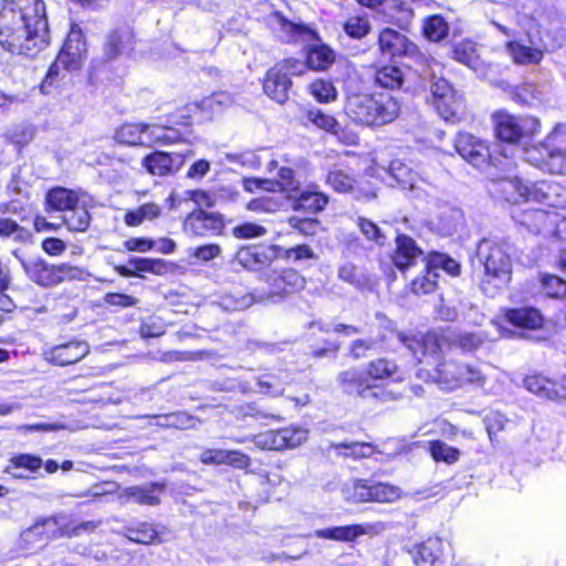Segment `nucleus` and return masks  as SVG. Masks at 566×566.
Returning a JSON list of instances; mask_svg holds the SVG:
<instances>
[{
    "label": "nucleus",
    "mask_w": 566,
    "mask_h": 566,
    "mask_svg": "<svg viewBox=\"0 0 566 566\" xmlns=\"http://www.w3.org/2000/svg\"><path fill=\"white\" fill-rule=\"evenodd\" d=\"M389 175L397 185L403 189H409L411 191H417L419 189V177L417 172L400 160H392L390 163Z\"/></svg>",
    "instance_id": "41"
},
{
    "label": "nucleus",
    "mask_w": 566,
    "mask_h": 566,
    "mask_svg": "<svg viewBox=\"0 0 566 566\" xmlns=\"http://www.w3.org/2000/svg\"><path fill=\"white\" fill-rule=\"evenodd\" d=\"M21 265L29 279L41 286H54L66 277L73 276L75 269L65 264L52 265L42 259L21 260Z\"/></svg>",
    "instance_id": "7"
},
{
    "label": "nucleus",
    "mask_w": 566,
    "mask_h": 566,
    "mask_svg": "<svg viewBox=\"0 0 566 566\" xmlns=\"http://www.w3.org/2000/svg\"><path fill=\"white\" fill-rule=\"evenodd\" d=\"M56 526V517H46L36 521L20 534L21 547L24 549H31L45 545L51 538L50 533H53Z\"/></svg>",
    "instance_id": "24"
},
{
    "label": "nucleus",
    "mask_w": 566,
    "mask_h": 566,
    "mask_svg": "<svg viewBox=\"0 0 566 566\" xmlns=\"http://www.w3.org/2000/svg\"><path fill=\"white\" fill-rule=\"evenodd\" d=\"M386 8L392 11L390 14L392 23L397 24L401 29H407L410 25L415 15L413 10L410 7L402 2L391 0L386 4Z\"/></svg>",
    "instance_id": "51"
},
{
    "label": "nucleus",
    "mask_w": 566,
    "mask_h": 566,
    "mask_svg": "<svg viewBox=\"0 0 566 566\" xmlns=\"http://www.w3.org/2000/svg\"><path fill=\"white\" fill-rule=\"evenodd\" d=\"M281 250L282 248L279 245L243 247L235 253L233 262L249 271L266 272L272 269V263L279 259Z\"/></svg>",
    "instance_id": "9"
},
{
    "label": "nucleus",
    "mask_w": 566,
    "mask_h": 566,
    "mask_svg": "<svg viewBox=\"0 0 566 566\" xmlns=\"http://www.w3.org/2000/svg\"><path fill=\"white\" fill-rule=\"evenodd\" d=\"M530 201L538 202L547 207L566 208V187L553 181L532 182Z\"/></svg>",
    "instance_id": "21"
},
{
    "label": "nucleus",
    "mask_w": 566,
    "mask_h": 566,
    "mask_svg": "<svg viewBox=\"0 0 566 566\" xmlns=\"http://www.w3.org/2000/svg\"><path fill=\"white\" fill-rule=\"evenodd\" d=\"M277 179L274 181V191L276 188L286 193L289 200L300 188V182L294 178V171L289 167H281L277 172Z\"/></svg>",
    "instance_id": "50"
},
{
    "label": "nucleus",
    "mask_w": 566,
    "mask_h": 566,
    "mask_svg": "<svg viewBox=\"0 0 566 566\" xmlns=\"http://www.w3.org/2000/svg\"><path fill=\"white\" fill-rule=\"evenodd\" d=\"M78 203L75 192L65 188H54L46 195L48 211H62L64 214Z\"/></svg>",
    "instance_id": "39"
},
{
    "label": "nucleus",
    "mask_w": 566,
    "mask_h": 566,
    "mask_svg": "<svg viewBox=\"0 0 566 566\" xmlns=\"http://www.w3.org/2000/svg\"><path fill=\"white\" fill-rule=\"evenodd\" d=\"M337 276L339 280L357 287L361 289L365 285V277L359 273L356 265L353 263H344L338 268Z\"/></svg>",
    "instance_id": "63"
},
{
    "label": "nucleus",
    "mask_w": 566,
    "mask_h": 566,
    "mask_svg": "<svg viewBox=\"0 0 566 566\" xmlns=\"http://www.w3.org/2000/svg\"><path fill=\"white\" fill-rule=\"evenodd\" d=\"M566 135V125H557L547 136L548 148L544 170L551 174L566 175V151L560 149Z\"/></svg>",
    "instance_id": "20"
},
{
    "label": "nucleus",
    "mask_w": 566,
    "mask_h": 566,
    "mask_svg": "<svg viewBox=\"0 0 566 566\" xmlns=\"http://www.w3.org/2000/svg\"><path fill=\"white\" fill-rule=\"evenodd\" d=\"M125 534L129 541L145 545L153 544L158 538L154 526L145 522L126 527Z\"/></svg>",
    "instance_id": "45"
},
{
    "label": "nucleus",
    "mask_w": 566,
    "mask_h": 566,
    "mask_svg": "<svg viewBox=\"0 0 566 566\" xmlns=\"http://www.w3.org/2000/svg\"><path fill=\"white\" fill-rule=\"evenodd\" d=\"M505 49L514 63L521 65L538 64L544 56L541 48L527 46L518 41H509Z\"/></svg>",
    "instance_id": "37"
},
{
    "label": "nucleus",
    "mask_w": 566,
    "mask_h": 566,
    "mask_svg": "<svg viewBox=\"0 0 566 566\" xmlns=\"http://www.w3.org/2000/svg\"><path fill=\"white\" fill-rule=\"evenodd\" d=\"M347 497L354 502H394L401 496L399 488L387 483H371L367 480H355L347 488Z\"/></svg>",
    "instance_id": "8"
},
{
    "label": "nucleus",
    "mask_w": 566,
    "mask_h": 566,
    "mask_svg": "<svg viewBox=\"0 0 566 566\" xmlns=\"http://www.w3.org/2000/svg\"><path fill=\"white\" fill-rule=\"evenodd\" d=\"M496 136L509 144H520L535 135L539 122L533 116H514L505 112L494 115Z\"/></svg>",
    "instance_id": "5"
},
{
    "label": "nucleus",
    "mask_w": 566,
    "mask_h": 566,
    "mask_svg": "<svg viewBox=\"0 0 566 566\" xmlns=\"http://www.w3.org/2000/svg\"><path fill=\"white\" fill-rule=\"evenodd\" d=\"M306 117L308 122L314 124L316 127L328 133L337 134V129L339 128L338 122L333 116L323 113L321 109H310Z\"/></svg>",
    "instance_id": "57"
},
{
    "label": "nucleus",
    "mask_w": 566,
    "mask_h": 566,
    "mask_svg": "<svg viewBox=\"0 0 566 566\" xmlns=\"http://www.w3.org/2000/svg\"><path fill=\"white\" fill-rule=\"evenodd\" d=\"M88 353L90 345L86 342L71 340L43 349L42 356L52 365L67 366L82 360Z\"/></svg>",
    "instance_id": "13"
},
{
    "label": "nucleus",
    "mask_w": 566,
    "mask_h": 566,
    "mask_svg": "<svg viewBox=\"0 0 566 566\" xmlns=\"http://www.w3.org/2000/svg\"><path fill=\"white\" fill-rule=\"evenodd\" d=\"M291 85L292 82L287 73L282 72L281 66H273L265 75L263 90L270 98L283 104L289 98Z\"/></svg>",
    "instance_id": "27"
},
{
    "label": "nucleus",
    "mask_w": 566,
    "mask_h": 566,
    "mask_svg": "<svg viewBox=\"0 0 566 566\" xmlns=\"http://www.w3.org/2000/svg\"><path fill=\"white\" fill-rule=\"evenodd\" d=\"M430 92L431 103L444 120L457 122L460 119V113L463 108L462 97L454 92L446 78L433 77Z\"/></svg>",
    "instance_id": "6"
},
{
    "label": "nucleus",
    "mask_w": 566,
    "mask_h": 566,
    "mask_svg": "<svg viewBox=\"0 0 566 566\" xmlns=\"http://www.w3.org/2000/svg\"><path fill=\"white\" fill-rule=\"evenodd\" d=\"M263 280L268 282L275 293L290 292V290L302 289L304 279L292 269L276 270L270 269L263 274Z\"/></svg>",
    "instance_id": "28"
},
{
    "label": "nucleus",
    "mask_w": 566,
    "mask_h": 566,
    "mask_svg": "<svg viewBox=\"0 0 566 566\" xmlns=\"http://www.w3.org/2000/svg\"><path fill=\"white\" fill-rule=\"evenodd\" d=\"M276 18L283 33L282 36L286 42L312 41L318 38L317 32L306 24L289 21L280 14Z\"/></svg>",
    "instance_id": "38"
},
{
    "label": "nucleus",
    "mask_w": 566,
    "mask_h": 566,
    "mask_svg": "<svg viewBox=\"0 0 566 566\" xmlns=\"http://www.w3.org/2000/svg\"><path fill=\"white\" fill-rule=\"evenodd\" d=\"M344 31L353 39H361L370 31V24L365 17H350L344 24Z\"/></svg>",
    "instance_id": "62"
},
{
    "label": "nucleus",
    "mask_w": 566,
    "mask_h": 566,
    "mask_svg": "<svg viewBox=\"0 0 566 566\" xmlns=\"http://www.w3.org/2000/svg\"><path fill=\"white\" fill-rule=\"evenodd\" d=\"M90 221L91 216L88 211L84 207H78V205L71 208L63 216V222L71 231H85L90 226Z\"/></svg>",
    "instance_id": "48"
},
{
    "label": "nucleus",
    "mask_w": 566,
    "mask_h": 566,
    "mask_svg": "<svg viewBox=\"0 0 566 566\" xmlns=\"http://www.w3.org/2000/svg\"><path fill=\"white\" fill-rule=\"evenodd\" d=\"M326 184L339 193L350 195L356 200L376 198V190L367 181H358L342 169H334L326 176Z\"/></svg>",
    "instance_id": "10"
},
{
    "label": "nucleus",
    "mask_w": 566,
    "mask_h": 566,
    "mask_svg": "<svg viewBox=\"0 0 566 566\" xmlns=\"http://www.w3.org/2000/svg\"><path fill=\"white\" fill-rule=\"evenodd\" d=\"M42 467L43 460L39 455L19 453L9 459L4 472L15 480H28L30 474H19V470H24L35 476Z\"/></svg>",
    "instance_id": "29"
},
{
    "label": "nucleus",
    "mask_w": 566,
    "mask_h": 566,
    "mask_svg": "<svg viewBox=\"0 0 566 566\" xmlns=\"http://www.w3.org/2000/svg\"><path fill=\"white\" fill-rule=\"evenodd\" d=\"M452 56L458 62L470 67L480 77H485L489 65L481 60L476 51V44L470 40H463L453 45Z\"/></svg>",
    "instance_id": "26"
},
{
    "label": "nucleus",
    "mask_w": 566,
    "mask_h": 566,
    "mask_svg": "<svg viewBox=\"0 0 566 566\" xmlns=\"http://www.w3.org/2000/svg\"><path fill=\"white\" fill-rule=\"evenodd\" d=\"M398 367L395 361L386 358H378L368 364L365 373L369 377V382L374 380H382L389 378L397 371Z\"/></svg>",
    "instance_id": "47"
},
{
    "label": "nucleus",
    "mask_w": 566,
    "mask_h": 566,
    "mask_svg": "<svg viewBox=\"0 0 566 566\" xmlns=\"http://www.w3.org/2000/svg\"><path fill=\"white\" fill-rule=\"evenodd\" d=\"M50 41L43 0H3L0 3V46L12 54L34 56Z\"/></svg>",
    "instance_id": "1"
},
{
    "label": "nucleus",
    "mask_w": 566,
    "mask_h": 566,
    "mask_svg": "<svg viewBox=\"0 0 566 566\" xmlns=\"http://www.w3.org/2000/svg\"><path fill=\"white\" fill-rule=\"evenodd\" d=\"M224 227L223 217L214 212L202 210L188 216L185 221V229L196 235H205L207 232L220 233Z\"/></svg>",
    "instance_id": "25"
},
{
    "label": "nucleus",
    "mask_w": 566,
    "mask_h": 566,
    "mask_svg": "<svg viewBox=\"0 0 566 566\" xmlns=\"http://www.w3.org/2000/svg\"><path fill=\"white\" fill-rule=\"evenodd\" d=\"M134 35L130 29L122 28L114 30L106 36L104 53L107 59L113 60L128 53L133 49Z\"/></svg>",
    "instance_id": "34"
},
{
    "label": "nucleus",
    "mask_w": 566,
    "mask_h": 566,
    "mask_svg": "<svg viewBox=\"0 0 566 566\" xmlns=\"http://www.w3.org/2000/svg\"><path fill=\"white\" fill-rule=\"evenodd\" d=\"M504 318L509 324L521 329L518 336L523 338L528 337L527 331H537L542 328L544 323L541 312L534 307L507 310Z\"/></svg>",
    "instance_id": "23"
},
{
    "label": "nucleus",
    "mask_w": 566,
    "mask_h": 566,
    "mask_svg": "<svg viewBox=\"0 0 566 566\" xmlns=\"http://www.w3.org/2000/svg\"><path fill=\"white\" fill-rule=\"evenodd\" d=\"M422 32L429 41L439 42L449 34V24L441 15H430L423 20Z\"/></svg>",
    "instance_id": "43"
},
{
    "label": "nucleus",
    "mask_w": 566,
    "mask_h": 566,
    "mask_svg": "<svg viewBox=\"0 0 566 566\" xmlns=\"http://www.w3.org/2000/svg\"><path fill=\"white\" fill-rule=\"evenodd\" d=\"M532 182H523L520 178H500L492 180L490 191L499 199L511 203L530 201Z\"/></svg>",
    "instance_id": "19"
},
{
    "label": "nucleus",
    "mask_w": 566,
    "mask_h": 566,
    "mask_svg": "<svg viewBox=\"0 0 566 566\" xmlns=\"http://www.w3.org/2000/svg\"><path fill=\"white\" fill-rule=\"evenodd\" d=\"M158 424L171 427L180 430L192 429L196 427L197 420L186 412H174L158 417Z\"/></svg>",
    "instance_id": "53"
},
{
    "label": "nucleus",
    "mask_w": 566,
    "mask_h": 566,
    "mask_svg": "<svg viewBox=\"0 0 566 566\" xmlns=\"http://www.w3.org/2000/svg\"><path fill=\"white\" fill-rule=\"evenodd\" d=\"M424 274L411 281L410 287L416 295H426L436 291L439 274L431 268L424 266Z\"/></svg>",
    "instance_id": "49"
},
{
    "label": "nucleus",
    "mask_w": 566,
    "mask_h": 566,
    "mask_svg": "<svg viewBox=\"0 0 566 566\" xmlns=\"http://www.w3.org/2000/svg\"><path fill=\"white\" fill-rule=\"evenodd\" d=\"M426 266L431 268L436 272L438 269H442L451 275H458L460 272L459 263L442 253L429 254Z\"/></svg>",
    "instance_id": "56"
},
{
    "label": "nucleus",
    "mask_w": 566,
    "mask_h": 566,
    "mask_svg": "<svg viewBox=\"0 0 566 566\" xmlns=\"http://www.w3.org/2000/svg\"><path fill=\"white\" fill-rule=\"evenodd\" d=\"M164 489V483L155 482L146 485L129 486L125 490V494L137 504L154 506L159 504L160 494Z\"/></svg>",
    "instance_id": "36"
},
{
    "label": "nucleus",
    "mask_w": 566,
    "mask_h": 566,
    "mask_svg": "<svg viewBox=\"0 0 566 566\" xmlns=\"http://www.w3.org/2000/svg\"><path fill=\"white\" fill-rule=\"evenodd\" d=\"M521 223L532 232L544 233L556 224V216L542 209H536L525 212Z\"/></svg>",
    "instance_id": "40"
},
{
    "label": "nucleus",
    "mask_w": 566,
    "mask_h": 566,
    "mask_svg": "<svg viewBox=\"0 0 566 566\" xmlns=\"http://www.w3.org/2000/svg\"><path fill=\"white\" fill-rule=\"evenodd\" d=\"M189 155L191 150L187 154L154 151L143 158L142 165L149 174L163 177L178 171Z\"/></svg>",
    "instance_id": "18"
},
{
    "label": "nucleus",
    "mask_w": 566,
    "mask_h": 566,
    "mask_svg": "<svg viewBox=\"0 0 566 566\" xmlns=\"http://www.w3.org/2000/svg\"><path fill=\"white\" fill-rule=\"evenodd\" d=\"M287 201L295 211L317 213L324 210L328 203V197L318 190V186L308 185L305 189L300 188Z\"/></svg>",
    "instance_id": "22"
},
{
    "label": "nucleus",
    "mask_w": 566,
    "mask_h": 566,
    "mask_svg": "<svg viewBox=\"0 0 566 566\" xmlns=\"http://www.w3.org/2000/svg\"><path fill=\"white\" fill-rule=\"evenodd\" d=\"M541 284L544 293L549 297L566 296V281L556 275L544 274L541 277Z\"/></svg>",
    "instance_id": "60"
},
{
    "label": "nucleus",
    "mask_w": 566,
    "mask_h": 566,
    "mask_svg": "<svg viewBox=\"0 0 566 566\" xmlns=\"http://www.w3.org/2000/svg\"><path fill=\"white\" fill-rule=\"evenodd\" d=\"M525 387L528 391L534 392L543 398L552 399V380L542 376L533 375L528 376L524 380Z\"/></svg>",
    "instance_id": "59"
},
{
    "label": "nucleus",
    "mask_w": 566,
    "mask_h": 566,
    "mask_svg": "<svg viewBox=\"0 0 566 566\" xmlns=\"http://www.w3.org/2000/svg\"><path fill=\"white\" fill-rule=\"evenodd\" d=\"M486 15L490 22L505 36L513 38L515 35L512 25L517 23V11L514 7L496 3L486 11Z\"/></svg>",
    "instance_id": "30"
},
{
    "label": "nucleus",
    "mask_w": 566,
    "mask_h": 566,
    "mask_svg": "<svg viewBox=\"0 0 566 566\" xmlns=\"http://www.w3.org/2000/svg\"><path fill=\"white\" fill-rule=\"evenodd\" d=\"M149 128L150 125L144 123H125L115 130L114 139L127 146H147Z\"/></svg>",
    "instance_id": "31"
},
{
    "label": "nucleus",
    "mask_w": 566,
    "mask_h": 566,
    "mask_svg": "<svg viewBox=\"0 0 566 566\" xmlns=\"http://www.w3.org/2000/svg\"><path fill=\"white\" fill-rule=\"evenodd\" d=\"M489 374L481 365L460 361H444L436 369L434 380L444 389L453 390L464 386L484 388Z\"/></svg>",
    "instance_id": "4"
},
{
    "label": "nucleus",
    "mask_w": 566,
    "mask_h": 566,
    "mask_svg": "<svg viewBox=\"0 0 566 566\" xmlns=\"http://www.w3.org/2000/svg\"><path fill=\"white\" fill-rule=\"evenodd\" d=\"M337 381L342 390L348 395H357L363 398H379L381 391L369 382L365 370L350 368L338 374Z\"/></svg>",
    "instance_id": "16"
},
{
    "label": "nucleus",
    "mask_w": 566,
    "mask_h": 566,
    "mask_svg": "<svg viewBox=\"0 0 566 566\" xmlns=\"http://www.w3.org/2000/svg\"><path fill=\"white\" fill-rule=\"evenodd\" d=\"M310 92L319 103H328L335 101L337 97V91L331 81H314L310 85Z\"/></svg>",
    "instance_id": "55"
},
{
    "label": "nucleus",
    "mask_w": 566,
    "mask_h": 566,
    "mask_svg": "<svg viewBox=\"0 0 566 566\" xmlns=\"http://www.w3.org/2000/svg\"><path fill=\"white\" fill-rule=\"evenodd\" d=\"M476 255L484 266L483 285L494 283L495 287L502 289L510 283L512 259L504 242L482 239L478 244Z\"/></svg>",
    "instance_id": "3"
},
{
    "label": "nucleus",
    "mask_w": 566,
    "mask_h": 566,
    "mask_svg": "<svg viewBox=\"0 0 566 566\" xmlns=\"http://www.w3.org/2000/svg\"><path fill=\"white\" fill-rule=\"evenodd\" d=\"M417 566H434L443 554L442 542L438 537H429L410 552Z\"/></svg>",
    "instance_id": "32"
},
{
    "label": "nucleus",
    "mask_w": 566,
    "mask_h": 566,
    "mask_svg": "<svg viewBox=\"0 0 566 566\" xmlns=\"http://www.w3.org/2000/svg\"><path fill=\"white\" fill-rule=\"evenodd\" d=\"M429 451L434 461H442L448 464L455 463L460 457V451L457 448L450 447L440 440L430 442Z\"/></svg>",
    "instance_id": "52"
},
{
    "label": "nucleus",
    "mask_w": 566,
    "mask_h": 566,
    "mask_svg": "<svg viewBox=\"0 0 566 566\" xmlns=\"http://www.w3.org/2000/svg\"><path fill=\"white\" fill-rule=\"evenodd\" d=\"M385 530L381 522L375 524H352L344 526H335L328 528L316 530L313 536L336 542H354L365 534H379Z\"/></svg>",
    "instance_id": "15"
},
{
    "label": "nucleus",
    "mask_w": 566,
    "mask_h": 566,
    "mask_svg": "<svg viewBox=\"0 0 566 566\" xmlns=\"http://www.w3.org/2000/svg\"><path fill=\"white\" fill-rule=\"evenodd\" d=\"M87 46L84 34L77 24H72L59 52V62L65 71L78 70L86 57Z\"/></svg>",
    "instance_id": "11"
},
{
    "label": "nucleus",
    "mask_w": 566,
    "mask_h": 566,
    "mask_svg": "<svg viewBox=\"0 0 566 566\" xmlns=\"http://www.w3.org/2000/svg\"><path fill=\"white\" fill-rule=\"evenodd\" d=\"M357 226H358L360 232L364 234V237L367 240L374 241L375 243H377L379 245L385 244V242H386L385 233L371 220H369L367 218L359 217L357 220Z\"/></svg>",
    "instance_id": "61"
},
{
    "label": "nucleus",
    "mask_w": 566,
    "mask_h": 566,
    "mask_svg": "<svg viewBox=\"0 0 566 566\" xmlns=\"http://www.w3.org/2000/svg\"><path fill=\"white\" fill-rule=\"evenodd\" d=\"M400 106L390 95L353 94L346 99L345 112L355 123L364 126H382L391 123Z\"/></svg>",
    "instance_id": "2"
},
{
    "label": "nucleus",
    "mask_w": 566,
    "mask_h": 566,
    "mask_svg": "<svg viewBox=\"0 0 566 566\" xmlns=\"http://www.w3.org/2000/svg\"><path fill=\"white\" fill-rule=\"evenodd\" d=\"M277 431V436L281 438V446L283 449L295 448L307 439V431L301 428H283Z\"/></svg>",
    "instance_id": "58"
},
{
    "label": "nucleus",
    "mask_w": 566,
    "mask_h": 566,
    "mask_svg": "<svg viewBox=\"0 0 566 566\" xmlns=\"http://www.w3.org/2000/svg\"><path fill=\"white\" fill-rule=\"evenodd\" d=\"M268 230L254 222H244L232 229V234L237 239H254L265 235Z\"/></svg>",
    "instance_id": "64"
},
{
    "label": "nucleus",
    "mask_w": 566,
    "mask_h": 566,
    "mask_svg": "<svg viewBox=\"0 0 566 566\" xmlns=\"http://www.w3.org/2000/svg\"><path fill=\"white\" fill-rule=\"evenodd\" d=\"M254 301L255 298L251 293L243 289H237L221 293L213 301V304L226 312H235L249 308Z\"/></svg>",
    "instance_id": "35"
},
{
    "label": "nucleus",
    "mask_w": 566,
    "mask_h": 566,
    "mask_svg": "<svg viewBox=\"0 0 566 566\" xmlns=\"http://www.w3.org/2000/svg\"><path fill=\"white\" fill-rule=\"evenodd\" d=\"M394 265L405 273L410 268L417 266L419 263L426 266L428 256L424 255L422 249L417 242L407 234H398L396 238V249L391 256Z\"/></svg>",
    "instance_id": "12"
},
{
    "label": "nucleus",
    "mask_w": 566,
    "mask_h": 566,
    "mask_svg": "<svg viewBox=\"0 0 566 566\" xmlns=\"http://www.w3.org/2000/svg\"><path fill=\"white\" fill-rule=\"evenodd\" d=\"M397 336L399 342L410 350L418 363H422L424 356L432 355L437 352V337L433 334L417 337L398 333Z\"/></svg>",
    "instance_id": "33"
},
{
    "label": "nucleus",
    "mask_w": 566,
    "mask_h": 566,
    "mask_svg": "<svg viewBox=\"0 0 566 566\" xmlns=\"http://www.w3.org/2000/svg\"><path fill=\"white\" fill-rule=\"evenodd\" d=\"M335 62L334 51L325 45H313L307 51L306 63L307 66L315 71H324Z\"/></svg>",
    "instance_id": "42"
},
{
    "label": "nucleus",
    "mask_w": 566,
    "mask_h": 566,
    "mask_svg": "<svg viewBox=\"0 0 566 566\" xmlns=\"http://www.w3.org/2000/svg\"><path fill=\"white\" fill-rule=\"evenodd\" d=\"M458 154L474 167H482L491 158L488 144L470 133L458 134L454 140Z\"/></svg>",
    "instance_id": "14"
},
{
    "label": "nucleus",
    "mask_w": 566,
    "mask_h": 566,
    "mask_svg": "<svg viewBox=\"0 0 566 566\" xmlns=\"http://www.w3.org/2000/svg\"><path fill=\"white\" fill-rule=\"evenodd\" d=\"M184 134L170 126L150 125L149 144L171 145L182 142Z\"/></svg>",
    "instance_id": "46"
},
{
    "label": "nucleus",
    "mask_w": 566,
    "mask_h": 566,
    "mask_svg": "<svg viewBox=\"0 0 566 566\" xmlns=\"http://www.w3.org/2000/svg\"><path fill=\"white\" fill-rule=\"evenodd\" d=\"M378 45L381 55L387 57L413 56L418 53V48L412 41L390 28H385L379 32Z\"/></svg>",
    "instance_id": "17"
},
{
    "label": "nucleus",
    "mask_w": 566,
    "mask_h": 566,
    "mask_svg": "<svg viewBox=\"0 0 566 566\" xmlns=\"http://www.w3.org/2000/svg\"><path fill=\"white\" fill-rule=\"evenodd\" d=\"M375 81L381 87L396 90L402 87L405 75L400 67L386 65L376 72Z\"/></svg>",
    "instance_id": "44"
},
{
    "label": "nucleus",
    "mask_w": 566,
    "mask_h": 566,
    "mask_svg": "<svg viewBox=\"0 0 566 566\" xmlns=\"http://www.w3.org/2000/svg\"><path fill=\"white\" fill-rule=\"evenodd\" d=\"M332 448L335 450L344 449L346 452H340V454L353 457L355 459L368 458L375 452V447L373 444L357 441L334 443L332 444Z\"/></svg>",
    "instance_id": "54"
}]
</instances>
